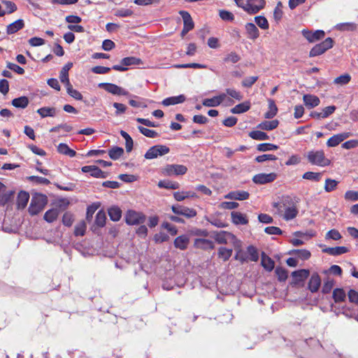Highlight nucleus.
I'll use <instances>...</instances> for the list:
<instances>
[{"instance_id": "f257e3e1", "label": "nucleus", "mask_w": 358, "mask_h": 358, "mask_svg": "<svg viewBox=\"0 0 358 358\" xmlns=\"http://www.w3.org/2000/svg\"><path fill=\"white\" fill-rule=\"evenodd\" d=\"M236 4L250 15L259 13L266 5L265 0H234Z\"/></svg>"}, {"instance_id": "f03ea898", "label": "nucleus", "mask_w": 358, "mask_h": 358, "mask_svg": "<svg viewBox=\"0 0 358 358\" xmlns=\"http://www.w3.org/2000/svg\"><path fill=\"white\" fill-rule=\"evenodd\" d=\"M308 162L318 166H328L331 164V160L325 157L323 150H312L307 152Z\"/></svg>"}, {"instance_id": "7ed1b4c3", "label": "nucleus", "mask_w": 358, "mask_h": 358, "mask_svg": "<svg viewBox=\"0 0 358 358\" xmlns=\"http://www.w3.org/2000/svg\"><path fill=\"white\" fill-rule=\"evenodd\" d=\"M334 41L331 37H328L322 42L314 45L309 52V57H314L324 54L334 46Z\"/></svg>"}, {"instance_id": "20e7f679", "label": "nucleus", "mask_w": 358, "mask_h": 358, "mask_svg": "<svg viewBox=\"0 0 358 358\" xmlns=\"http://www.w3.org/2000/svg\"><path fill=\"white\" fill-rule=\"evenodd\" d=\"M187 171V168L181 164H166L162 168L160 173L164 176H182Z\"/></svg>"}, {"instance_id": "39448f33", "label": "nucleus", "mask_w": 358, "mask_h": 358, "mask_svg": "<svg viewBox=\"0 0 358 358\" xmlns=\"http://www.w3.org/2000/svg\"><path fill=\"white\" fill-rule=\"evenodd\" d=\"M170 149L165 145H155L150 148L145 152L144 157L147 159H152L159 156H163L168 154Z\"/></svg>"}, {"instance_id": "423d86ee", "label": "nucleus", "mask_w": 358, "mask_h": 358, "mask_svg": "<svg viewBox=\"0 0 358 358\" xmlns=\"http://www.w3.org/2000/svg\"><path fill=\"white\" fill-rule=\"evenodd\" d=\"M46 203V197L41 195L38 197H33L29 207V213L31 215H38L43 210Z\"/></svg>"}, {"instance_id": "0eeeda50", "label": "nucleus", "mask_w": 358, "mask_h": 358, "mask_svg": "<svg viewBox=\"0 0 358 358\" xmlns=\"http://www.w3.org/2000/svg\"><path fill=\"white\" fill-rule=\"evenodd\" d=\"M145 215L139 212L129 210L125 215V222L129 225H136L143 224L145 221Z\"/></svg>"}, {"instance_id": "6e6552de", "label": "nucleus", "mask_w": 358, "mask_h": 358, "mask_svg": "<svg viewBox=\"0 0 358 358\" xmlns=\"http://www.w3.org/2000/svg\"><path fill=\"white\" fill-rule=\"evenodd\" d=\"M121 65H113L112 66V69L118 71H125L128 69V66L131 65H140L143 64L141 59L136 57H127L120 61Z\"/></svg>"}, {"instance_id": "1a4fd4ad", "label": "nucleus", "mask_w": 358, "mask_h": 358, "mask_svg": "<svg viewBox=\"0 0 358 358\" xmlns=\"http://www.w3.org/2000/svg\"><path fill=\"white\" fill-rule=\"evenodd\" d=\"M98 87L114 95L127 96L129 94L128 91L113 83H101Z\"/></svg>"}, {"instance_id": "9d476101", "label": "nucleus", "mask_w": 358, "mask_h": 358, "mask_svg": "<svg viewBox=\"0 0 358 358\" xmlns=\"http://www.w3.org/2000/svg\"><path fill=\"white\" fill-rule=\"evenodd\" d=\"M303 36L309 42L315 43L323 39L325 36V32L323 30H316L313 31L308 29H303L301 31Z\"/></svg>"}, {"instance_id": "9b49d317", "label": "nucleus", "mask_w": 358, "mask_h": 358, "mask_svg": "<svg viewBox=\"0 0 358 358\" xmlns=\"http://www.w3.org/2000/svg\"><path fill=\"white\" fill-rule=\"evenodd\" d=\"M172 211L179 215H182L186 218H192L194 217L197 213L196 210L194 208H189L186 206H180V205H173L171 206Z\"/></svg>"}, {"instance_id": "f8f14e48", "label": "nucleus", "mask_w": 358, "mask_h": 358, "mask_svg": "<svg viewBox=\"0 0 358 358\" xmlns=\"http://www.w3.org/2000/svg\"><path fill=\"white\" fill-rule=\"evenodd\" d=\"M277 176L275 173H258L253 176L252 181L255 184L264 185L272 182L277 178Z\"/></svg>"}, {"instance_id": "ddd939ff", "label": "nucleus", "mask_w": 358, "mask_h": 358, "mask_svg": "<svg viewBox=\"0 0 358 358\" xmlns=\"http://www.w3.org/2000/svg\"><path fill=\"white\" fill-rule=\"evenodd\" d=\"M310 275L308 269H299L292 273V284L298 285L306 280Z\"/></svg>"}, {"instance_id": "4468645a", "label": "nucleus", "mask_w": 358, "mask_h": 358, "mask_svg": "<svg viewBox=\"0 0 358 358\" xmlns=\"http://www.w3.org/2000/svg\"><path fill=\"white\" fill-rule=\"evenodd\" d=\"M81 171L83 173H88L91 176L96 178H105L106 177V173L96 166H85L81 168Z\"/></svg>"}, {"instance_id": "2eb2a0df", "label": "nucleus", "mask_w": 358, "mask_h": 358, "mask_svg": "<svg viewBox=\"0 0 358 358\" xmlns=\"http://www.w3.org/2000/svg\"><path fill=\"white\" fill-rule=\"evenodd\" d=\"M224 197L231 200L244 201L249 199L250 193L244 190H236L229 192Z\"/></svg>"}, {"instance_id": "dca6fc26", "label": "nucleus", "mask_w": 358, "mask_h": 358, "mask_svg": "<svg viewBox=\"0 0 358 358\" xmlns=\"http://www.w3.org/2000/svg\"><path fill=\"white\" fill-rule=\"evenodd\" d=\"M226 98V94L222 93L210 99L203 100L202 104L207 107H215L220 105Z\"/></svg>"}, {"instance_id": "f3484780", "label": "nucleus", "mask_w": 358, "mask_h": 358, "mask_svg": "<svg viewBox=\"0 0 358 358\" xmlns=\"http://www.w3.org/2000/svg\"><path fill=\"white\" fill-rule=\"evenodd\" d=\"M348 137L349 133H341L335 134L328 139L327 145L330 148L336 147Z\"/></svg>"}, {"instance_id": "a211bd4d", "label": "nucleus", "mask_w": 358, "mask_h": 358, "mask_svg": "<svg viewBox=\"0 0 358 358\" xmlns=\"http://www.w3.org/2000/svg\"><path fill=\"white\" fill-rule=\"evenodd\" d=\"M321 285V278L317 273H314L308 282V288L312 292H317Z\"/></svg>"}, {"instance_id": "6ab92c4d", "label": "nucleus", "mask_w": 358, "mask_h": 358, "mask_svg": "<svg viewBox=\"0 0 358 358\" xmlns=\"http://www.w3.org/2000/svg\"><path fill=\"white\" fill-rule=\"evenodd\" d=\"M189 243V238L187 235H181L176 238L173 245L176 248L185 250L187 248Z\"/></svg>"}, {"instance_id": "aec40b11", "label": "nucleus", "mask_w": 358, "mask_h": 358, "mask_svg": "<svg viewBox=\"0 0 358 358\" xmlns=\"http://www.w3.org/2000/svg\"><path fill=\"white\" fill-rule=\"evenodd\" d=\"M231 221L236 224H247L248 223V220L245 215L238 212V211H232L231 213Z\"/></svg>"}, {"instance_id": "412c9836", "label": "nucleus", "mask_w": 358, "mask_h": 358, "mask_svg": "<svg viewBox=\"0 0 358 358\" xmlns=\"http://www.w3.org/2000/svg\"><path fill=\"white\" fill-rule=\"evenodd\" d=\"M24 27V22L22 19L17 20L10 23L6 27V33L8 35L15 34Z\"/></svg>"}, {"instance_id": "4be33fe9", "label": "nucleus", "mask_w": 358, "mask_h": 358, "mask_svg": "<svg viewBox=\"0 0 358 358\" xmlns=\"http://www.w3.org/2000/svg\"><path fill=\"white\" fill-rule=\"evenodd\" d=\"M303 100L304 104L309 108L316 107L320 103V99L317 96L313 94H304Z\"/></svg>"}, {"instance_id": "5701e85b", "label": "nucleus", "mask_w": 358, "mask_h": 358, "mask_svg": "<svg viewBox=\"0 0 358 358\" xmlns=\"http://www.w3.org/2000/svg\"><path fill=\"white\" fill-rule=\"evenodd\" d=\"M29 194L25 191H20L17 198V209H24L29 201Z\"/></svg>"}, {"instance_id": "b1692460", "label": "nucleus", "mask_w": 358, "mask_h": 358, "mask_svg": "<svg viewBox=\"0 0 358 358\" xmlns=\"http://www.w3.org/2000/svg\"><path fill=\"white\" fill-rule=\"evenodd\" d=\"M194 245L196 248L202 250H211L214 248L213 241L205 238H196Z\"/></svg>"}, {"instance_id": "393cba45", "label": "nucleus", "mask_w": 358, "mask_h": 358, "mask_svg": "<svg viewBox=\"0 0 358 358\" xmlns=\"http://www.w3.org/2000/svg\"><path fill=\"white\" fill-rule=\"evenodd\" d=\"M248 37L250 39L255 40L259 36V31L255 24L248 22L245 25Z\"/></svg>"}, {"instance_id": "a878e982", "label": "nucleus", "mask_w": 358, "mask_h": 358, "mask_svg": "<svg viewBox=\"0 0 358 358\" xmlns=\"http://www.w3.org/2000/svg\"><path fill=\"white\" fill-rule=\"evenodd\" d=\"M349 251L348 248L345 246H336L331 248H326L322 250L323 252L327 253L330 255L338 256L345 254Z\"/></svg>"}, {"instance_id": "bb28decb", "label": "nucleus", "mask_w": 358, "mask_h": 358, "mask_svg": "<svg viewBox=\"0 0 358 358\" xmlns=\"http://www.w3.org/2000/svg\"><path fill=\"white\" fill-rule=\"evenodd\" d=\"M179 14L183 20V27L192 30L194 27V23L190 14L186 10H180Z\"/></svg>"}, {"instance_id": "cd10ccee", "label": "nucleus", "mask_w": 358, "mask_h": 358, "mask_svg": "<svg viewBox=\"0 0 358 358\" xmlns=\"http://www.w3.org/2000/svg\"><path fill=\"white\" fill-rule=\"evenodd\" d=\"M185 96L183 94H180L176 96H171L166 98L162 101V104L166 106L171 105H176L178 103H183L185 101Z\"/></svg>"}, {"instance_id": "c85d7f7f", "label": "nucleus", "mask_w": 358, "mask_h": 358, "mask_svg": "<svg viewBox=\"0 0 358 358\" xmlns=\"http://www.w3.org/2000/svg\"><path fill=\"white\" fill-rule=\"evenodd\" d=\"M261 264L267 271H271L274 268V261L264 252L262 254Z\"/></svg>"}, {"instance_id": "c756f323", "label": "nucleus", "mask_w": 358, "mask_h": 358, "mask_svg": "<svg viewBox=\"0 0 358 358\" xmlns=\"http://www.w3.org/2000/svg\"><path fill=\"white\" fill-rule=\"evenodd\" d=\"M57 150L59 154L73 157L76 155V152L71 149L66 143H61L57 145Z\"/></svg>"}, {"instance_id": "7c9ffc66", "label": "nucleus", "mask_w": 358, "mask_h": 358, "mask_svg": "<svg viewBox=\"0 0 358 358\" xmlns=\"http://www.w3.org/2000/svg\"><path fill=\"white\" fill-rule=\"evenodd\" d=\"M279 121L278 120H273L271 121H264L257 125V128L262 130L271 131L278 127Z\"/></svg>"}, {"instance_id": "2f4dec72", "label": "nucleus", "mask_w": 358, "mask_h": 358, "mask_svg": "<svg viewBox=\"0 0 358 358\" xmlns=\"http://www.w3.org/2000/svg\"><path fill=\"white\" fill-rule=\"evenodd\" d=\"M250 101H245L243 103H241L239 104H237L234 108L231 109V113L233 114H241L245 112H247L250 108Z\"/></svg>"}, {"instance_id": "473e14b6", "label": "nucleus", "mask_w": 358, "mask_h": 358, "mask_svg": "<svg viewBox=\"0 0 358 358\" xmlns=\"http://www.w3.org/2000/svg\"><path fill=\"white\" fill-rule=\"evenodd\" d=\"M29 101L27 96H22L12 100V105L17 108H25L29 105Z\"/></svg>"}, {"instance_id": "72a5a7b5", "label": "nucleus", "mask_w": 358, "mask_h": 358, "mask_svg": "<svg viewBox=\"0 0 358 358\" xmlns=\"http://www.w3.org/2000/svg\"><path fill=\"white\" fill-rule=\"evenodd\" d=\"M268 103V110L264 114V117L266 119H271L275 117L278 113V107L275 103V101L269 99Z\"/></svg>"}, {"instance_id": "f704fd0d", "label": "nucleus", "mask_w": 358, "mask_h": 358, "mask_svg": "<svg viewBox=\"0 0 358 358\" xmlns=\"http://www.w3.org/2000/svg\"><path fill=\"white\" fill-rule=\"evenodd\" d=\"M158 187L168 189H177L180 187V184L178 182L163 180L158 182Z\"/></svg>"}, {"instance_id": "c9c22d12", "label": "nucleus", "mask_w": 358, "mask_h": 358, "mask_svg": "<svg viewBox=\"0 0 358 358\" xmlns=\"http://www.w3.org/2000/svg\"><path fill=\"white\" fill-rule=\"evenodd\" d=\"M233 252L232 249H229L224 247H220L218 249L217 257L224 262H227L229 259Z\"/></svg>"}, {"instance_id": "e433bc0d", "label": "nucleus", "mask_w": 358, "mask_h": 358, "mask_svg": "<svg viewBox=\"0 0 358 358\" xmlns=\"http://www.w3.org/2000/svg\"><path fill=\"white\" fill-rule=\"evenodd\" d=\"M58 215L59 210L56 208H52L45 213L43 218L46 222L52 223L57 219Z\"/></svg>"}, {"instance_id": "4c0bfd02", "label": "nucleus", "mask_w": 358, "mask_h": 358, "mask_svg": "<svg viewBox=\"0 0 358 358\" xmlns=\"http://www.w3.org/2000/svg\"><path fill=\"white\" fill-rule=\"evenodd\" d=\"M110 219L114 222L119 221L122 217V210L117 206H113L108 209Z\"/></svg>"}, {"instance_id": "58836bf2", "label": "nucleus", "mask_w": 358, "mask_h": 358, "mask_svg": "<svg viewBox=\"0 0 358 358\" xmlns=\"http://www.w3.org/2000/svg\"><path fill=\"white\" fill-rule=\"evenodd\" d=\"M332 297L335 303H341L345 300L346 294L343 289L336 288L333 291Z\"/></svg>"}, {"instance_id": "ea45409f", "label": "nucleus", "mask_w": 358, "mask_h": 358, "mask_svg": "<svg viewBox=\"0 0 358 358\" xmlns=\"http://www.w3.org/2000/svg\"><path fill=\"white\" fill-rule=\"evenodd\" d=\"M291 254L302 260H307L311 256L310 252L306 249L293 250Z\"/></svg>"}, {"instance_id": "a19ab883", "label": "nucleus", "mask_w": 358, "mask_h": 358, "mask_svg": "<svg viewBox=\"0 0 358 358\" xmlns=\"http://www.w3.org/2000/svg\"><path fill=\"white\" fill-rule=\"evenodd\" d=\"M248 136L251 138L257 141H266L269 138V136L266 133L259 130L252 131L249 132Z\"/></svg>"}, {"instance_id": "79ce46f5", "label": "nucleus", "mask_w": 358, "mask_h": 358, "mask_svg": "<svg viewBox=\"0 0 358 358\" xmlns=\"http://www.w3.org/2000/svg\"><path fill=\"white\" fill-rule=\"evenodd\" d=\"M123 154V148L117 146H115L108 150V155L113 160L118 159Z\"/></svg>"}, {"instance_id": "37998d69", "label": "nucleus", "mask_w": 358, "mask_h": 358, "mask_svg": "<svg viewBox=\"0 0 358 358\" xmlns=\"http://www.w3.org/2000/svg\"><path fill=\"white\" fill-rule=\"evenodd\" d=\"M298 212L299 211H298L297 208L294 206H292L291 207H287L285 208L283 218L285 220H292L296 217Z\"/></svg>"}, {"instance_id": "c03bdc74", "label": "nucleus", "mask_w": 358, "mask_h": 358, "mask_svg": "<svg viewBox=\"0 0 358 358\" xmlns=\"http://www.w3.org/2000/svg\"><path fill=\"white\" fill-rule=\"evenodd\" d=\"M37 113L41 117H53L55 115V108L50 107H42L37 110Z\"/></svg>"}, {"instance_id": "a18cd8bd", "label": "nucleus", "mask_w": 358, "mask_h": 358, "mask_svg": "<svg viewBox=\"0 0 358 358\" xmlns=\"http://www.w3.org/2000/svg\"><path fill=\"white\" fill-rule=\"evenodd\" d=\"M337 29L340 31H354L357 29V25L355 22H344L338 24Z\"/></svg>"}, {"instance_id": "49530a36", "label": "nucleus", "mask_w": 358, "mask_h": 358, "mask_svg": "<svg viewBox=\"0 0 358 358\" xmlns=\"http://www.w3.org/2000/svg\"><path fill=\"white\" fill-rule=\"evenodd\" d=\"M302 178L315 182H319L322 179V173L319 172L307 171L304 173Z\"/></svg>"}, {"instance_id": "de8ad7c7", "label": "nucleus", "mask_w": 358, "mask_h": 358, "mask_svg": "<svg viewBox=\"0 0 358 358\" xmlns=\"http://www.w3.org/2000/svg\"><path fill=\"white\" fill-rule=\"evenodd\" d=\"M275 273L278 280L280 282H285L287 279L288 272L282 266H277L275 269Z\"/></svg>"}, {"instance_id": "09e8293b", "label": "nucleus", "mask_w": 358, "mask_h": 358, "mask_svg": "<svg viewBox=\"0 0 358 358\" xmlns=\"http://www.w3.org/2000/svg\"><path fill=\"white\" fill-rule=\"evenodd\" d=\"M106 216L103 210H99L95 217L94 224L98 227H103L106 224Z\"/></svg>"}, {"instance_id": "8fccbe9b", "label": "nucleus", "mask_w": 358, "mask_h": 358, "mask_svg": "<svg viewBox=\"0 0 358 358\" xmlns=\"http://www.w3.org/2000/svg\"><path fill=\"white\" fill-rule=\"evenodd\" d=\"M338 182L334 179L327 178L324 182V189L326 192H331L336 189Z\"/></svg>"}, {"instance_id": "3c124183", "label": "nucleus", "mask_w": 358, "mask_h": 358, "mask_svg": "<svg viewBox=\"0 0 358 358\" xmlns=\"http://www.w3.org/2000/svg\"><path fill=\"white\" fill-rule=\"evenodd\" d=\"M278 149V145L269 143H264L257 145V150L259 152H266L270 150H276Z\"/></svg>"}, {"instance_id": "603ef678", "label": "nucleus", "mask_w": 358, "mask_h": 358, "mask_svg": "<svg viewBox=\"0 0 358 358\" xmlns=\"http://www.w3.org/2000/svg\"><path fill=\"white\" fill-rule=\"evenodd\" d=\"M255 21L257 26L262 29H268L269 24L267 19L263 15H258L255 17Z\"/></svg>"}, {"instance_id": "864d4df0", "label": "nucleus", "mask_w": 358, "mask_h": 358, "mask_svg": "<svg viewBox=\"0 0 358 358\" xmlns=\"http://www.w3.org/2000/svg\"><path fill=\"white\" fill-rule=\"evenodd\" d=\"M86 228H87V226H86V224L85 222V221H80L79 223H78L76 226H75V229H74V235L76 236H83L85 235V231H86Z\"/></svg>"}, {"instance_id": "5fc2aeb1", "label": "nucleus", "mask_w": 358, "mask_h": 358, "mask_svg": "<svg viewBox=\"0 0 358 358\" xmlns=\"http://www.w3.org/2000/svg\"><path fill=\"white\" fill-rule=\"evenodd\" d=\"M231 233L223 231L216 234L215 239L219 244H227V236H231Z\"/></svg>"}, {"instance_id": "6e6d98bb", "label": "nucleus", "mask_w": 358, "mask_h": 358, "mask_svg": "<svg viewBox=\"0 0 358 358\" xmlns=\"http://www.w3.org/2000/svg\"><path fill=\"white\" fill-rule=\"evenodd\" d=\"M282 3L281 1H278L273 10V18L278 22L282 19Z\"/></svg>"}, {"instance_id": "4d7b16f0", "label": "nucleus", "mask_w": 358, "mask_h": 358, "mask_svg": "<svg viewBox=\"0 0 358 358\" xmlns=\"http://www.w3.org/2000/svg\"><path fill=\"white\" fill-rule=\"evenodd\" d=\"M138 131L146 137L156 138L159 136V134L155 130H152L142 126L138 127Z\"/></svg>"}, {"instance_id": "13d9d810", "label": "nucleus", "mask_w": 358, "mask_h": 358, "mask_svg": "<svg viewBox=\"0 0 358 358\" xmlns=\"http://www.w3.org/2000/svg\"><path fill=\"white\" fill-rule=\"evenodd\" d=\"M351 80V76L349 73H344L336 78L334 80L335 84L344 85H347Z\"/></svg>"}, {"instance_id": "bf43d9fd", "label": "nucleus", "mask_w": 358, "mask_h": 358, "mask_svg": "<svg viewBox=\"0 0 358 358\" xmlns=\"http://www.w3.org/2000/svg\"><path fill=\"white\" fill-rule=\"evenodd\" d=\"M241 59V57L236 52H231L227 54L224 58V62L226 63L231 62L233 64L237 63Z\"/></svg>"}, {"instance_id": "052dcab7", "label": "nucleus", "mask_w": 358, "mask_h": 358, "mask_svg": "<svg viewBox=\"0 0 358 358\" xmlns=\"http://www.w3.org/2000/svg\"><path fill=\"white\" fill-rule=\"evenodd\" d=\"M28 180L36 184H42L45 185L50 184V181L48 179L41 176H31L28 177Z\"/></svg>"}, {"instance_id": "680f3d73", "label": "nucleus", "mask_w": 358, "mask_h": 358, "mask_svg": "<svg viewBox=\"0 0 358 358\" xmlns=\"http://www.w3.org/2000/svg\"><path fill=\"white\" fill-rule=\"evenodd\" d=\"M335 284V281L334 279H330L328 278L323 284L322 288V292L323 294H328L331 292L332 289L334 285Z\"/></svg>"}, {"instance_id": "e2e57ef3", "label": "nucleus", "mask_w": 358, "mask_h": 358, "mask_svg": "<svg viewBox=\"0 0 358 358\" xmlns=\"http://www.w3.org/2000/svg\"><path fill=\"white\" fill-rule=\"evenodd\" d=\"M247 253L250 255L248 259L252 262H257L259 259V254L255 247L249 245L247 248Z\"/></svg>"}, {"instance_id": "0e129e2a", "label": "nucleus", "mask_w": 358, "mask_h": 358, "mask_svg": "<svg viewBox=\"0 0 358 358\" xmlns=\"http://www.w3.org/2000/svg\"><path fill=\"white\" fill-rule=\"evenodd\" d=\"M14 193L15 192L13 191H9L0 195V205L5 206L6 203L10 201L13 198Z\"/></svg>"}, {"instance_id": "69168bd1", "label": "nucleus", "mask_w": 358, "mask_h": 358, "mask_svg": "<svg viewBox=\"0 0 358 358\" xmlns=\"http://www.w3.org/2000/svg\"><path fill=\"white\" fill-rule=\"evenodd\" d=\"M67 90V93L74 98L76 100H82L83 99V95L80 92H78L77 90H75L73 88L72 85L70 84L69 86H66Z\"/></svg>"}, {"instance_id": "338daca9", "label": "nucleus", "mask_w": 358, "mask_h": 358, "mask_svg": "<svg viewBox=\"0 0 358 358\" xmlns=\"http://www.w3.org/2000/svg\"><path fill=\"white\" fill-rule=\"evenodd\" d=\"M277 157L274 155L271 154H264L262 155H259L256 157L255 161L258 163H262L266 161H275L277 160Z\"/></svg>"}, {"instance_id": "774afa93", "label": "nucleus", "mask_w": 358, "mask_h": 358, "mask_svg": "<svg viewBox=\"0 0 358 358\" xmlns=\"http://www.w3.org/2000/svg\"><path fill=\"white\" fill-rule=\"evenodd\" d=\"M74 221L73 215L70 212H66L62 217V223L66 227H71Z\"/></svg>"}]
</instances>
